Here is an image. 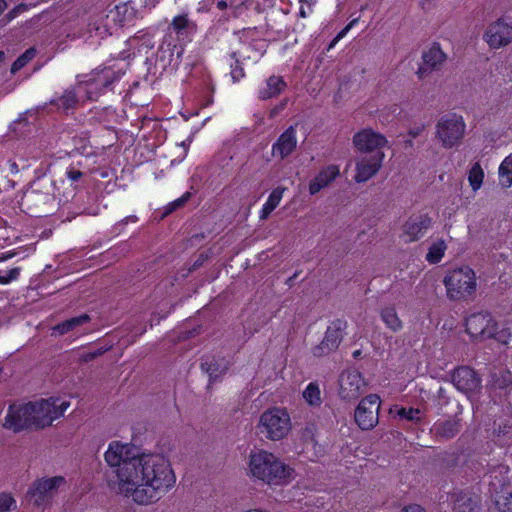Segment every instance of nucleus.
<instances>
[{
	"label": "nucleus",
	"instance_id": "obj_39",
	"mask_svg": "<svg viewBox=\"0 0 512 512\" xmlns=\"http://www.w3.org/2000/svg\"><path fill=\"white\" fill-rule=\"evenodd\" d=\"M21 272V268L15 267L10 270H0V284L6 285L16 280Z\"/></svg>",
	"mask_w": 512,
	"mask_h": 512
},
{
	"label": "nucleus",
	"instance_id": "obj_31",
	"mask_svg": "<svg viewBox=\"0 0 512 512\" xmlns=\"http://www.w3.org/2000/svg\"><path fill=\"white\" fill-rule=\"evenodd\" d=\"M498 174L501 186L509 188L512 185V153L502 161Z\"/></svg>",
	"mask_w": 512,
	"mask_h": 512
},
{
	"label": "nucleus",
	"instance_id": "obj_4",
	"mask_svg": "<svg viewBox=\"0 0 512 512\" xmlns=\"http://www.w3.org/2000/svg\"><path fill=\"white\" fill-rule=\"evenodd\" d=\"M261 435L271 441L284 439L292 428L291 418L283 408H271L263 412L257 425Z\"/></svg>",
	"mask_w": 512,
	"mask_h": 512
},
{
	"label": "nucleus",
	"instance_id": "obj_38",
	"mask_svg": "<svg viewBox=\"0 0 512 512\" xmlns=\"http://www.w3.org/2000/svg\"><path fill=\"white\" fill-rule=\"evenodd\" d=\"M77 103V95L76 92L72 89L66 90L64 94L60 97L57 105L62 107L63 109H70L74 107Z\"/></svg>",
	"mask_w": 512,
	"mask_h": 512
},
{
	"label": "nucleus",
	"instance_id": "obj_42",
	"mask_svg": "<svg viewBox=\"0 0 512 512\" xmlns=\"http://www.w3.org/2000/svg\"><path fill=\"white\" fill-rule=\"evenodd\" d=\"M230 74L234 82L239 81L245 76L244 69L240 65L238 59H236L235 65L232 66Z\"/></svg>",
	"mask_w": 512,
	"mask_h": 512
},
{
	"label": "nucleus",
	"instance_id": "obj_50",
	"mask_svg": "<svg viewBox=\"0 0 512 512\" xmlns=\"http://www.w3.org/2000/svg\"><path fill=\"white\" fill-rule=\"evenodd\" d=\"M16 255L15 252H7L0 255V261H6Z\"/></svg>",
	"mask_w": 512,
	"mask_h": 512
},
{
	"label": "nucleus",
	"instance_id": "obj_32",
	"mask_svg": "<svg viewBox=\"0 0 512 512\" xmlns=\"http://www.w3.org/2000/svg\"><path fill=\"white\" fill-rule=\"evenodd\" d=\"M484 179V171L479 162L472 165L468 173V182L473 191L481 188Z\"/></svg>",
	"mask_w": 512,
	"mask_h": 512
},
{
	"label": "nucleus",
	"instance_id": "obj_28",
	"mask_svg": "<svg viewBox=\"0 0 512 512\" xmlns=\"http://www.w3.org/2000/svg\"><path fill=\"white\" fill-rule=\"evenodd\" d=\"M380 318L386 327L394 333H397L403 329V321L398 316L394 306L390 305L383 307L380 311Z\"/></svg>",
	"mask_w": 512,
	"mask_h": 512
},
{
	"label": "nucleus",
	"instance_id": "obj_53",
	"mask_svg": "<svg viewBox=\"0 0 512 512\" xmlns=\"http://www.w3.org/2000/svg\"><path fill=\"white\" fill-rule=\"evenodd\" d=\"M7 3L5 0H0V15L6 10Z\"/></svg>",
	"mask_w": 512,
	"mask_h": 512
},
{
	"label": "nucleus",
	"instance_id": "obj_5",
	"mask_svg": "<svg viewBox=\"0 0 512 512\" xmlns=\"http://www.w3.org/2000/svg\"><path fill=\"white\" fill-rule=\"evenodd\" d=\"M466 124L462 116L450 113L442 116L435 126V137L445 149L458 146L465 135Z\"/></svg>",
	"mask_w": 512,
	"mask_h": 512
},
{
	"label": "nucleus",
	"instance_id": "obj_2",
	"mask_svg": "<svg viewBox=\"0 0 512 512\" xmlns=\"http://www.w3.org/2000/svg\"><path fill=\"white\" fill-rule=\"evenodd\" d=\"M292 469L265 450L252 452L249 459L250 475L269 486L287 484L292 477Z\"/></svg>",
	"mask_w": 512,
	"mask_h": 512
},
{
	"label": "nucleus",
	"instance_id": "obj_18",
	"mask_svg": "<svg viewBox=\"0 0 512 512\" xmlns=\"http://www.w3.org/2000/svg\"><path fill=\"white\" fill-rule=\"evenodd\" d=\"M431 225L432 218L428 214L413 215L403 224L402 236L406 242H415L426 234Z\"/></svg>",
	"mask_w": 512,
	"mask_h": 512
},
{
	"label": "nucleus",
	"instance_id": "obj_14",
	"mask_svg": "<svg viewBox=\"0 0 512 512\" xmlns=\"http://www.w3.org/2000/svg\"><path fill=\"white\" fill-rule=\"evenodd\" d=\"M365 382L359 371L348 369L339 377V395L344 400H355L364 391Z\"/></svg>",
	"mask_w": 512,
	"mask_h": 512
},
{
	"label": "nucleus",
	"instance_id": "obj_15",
	"mask_svg": "<svg viewBox=\"0 0 512 512\" xmlns=\"http://www.w3.org/2000/svg\"><path fill=\"white\" fill-rule=\"evenodd\" d=\"M452 382L457 390L471 396L481 389V379L477 373L468 366L456 368L452 373Z\"/></svg>",
	"mask_w": 512,
	"mask_h": 512
},
{
	"label": "nucleus",
	"instance_id": "obj_54",
	"mask_svg": "<svg viewBox=\"0 0 512 512\" xmlns=\"http://www.w3.org/2000/svg\"><path fill=\"white\" fill-rule=\"evenodd\" d=\"M5 59V53L0 51V63Z\"/></svg>",
	"mask_w": 512,
	"mask_h": 512
},
{
	"label": "nucleus",
	"instance_id": "obj_10",
	"mask_svg": "<svg viewBox=\"0 0 512 512\" xmlns=\"http://www.w3.org/2000/svg\"><path fill=\"white\" fill-rule=\"evenodd\" d=\"M31 412L29 402L25 404H11L8 407L3 426L14 433L30 429L34 427Z\"/></svg>",
	"mask_w": 512,
	"mask_h": 512
},
{
	"label": "nucleus",
	"instance_id": "obj_49",
	"mask_svg": "<svg viewBox=\"0 0 512 512\" xmlns=\"http://www.w3.org/2000/svg\"><path fill=\"white\" fill-rule=\"evenodd\" d=\"M300 3L303 5H306L309 8V12L312 11V6H314L317 3V0H299Z\"/></svg>",
	"mask_w": 512,
	"mask_h": 512
},
{
	"label": "nucleus",
	"instance_id": "obj_29",
	"mask_svg": "<svg viewBox=\"0 0 512 512\" xmlns=\"http://www.w3.org/2000/svg\"><path fill=\"white\" fill-rule=\"evenodd\" d=\"M285 190V187H277L270 193L266 203L263 205V208L260 212L261 220L267 219L271 212L279 205Z\"/></svg>",
	"mask_w": 512,
	"mask_h": 512
},
{
	"label": "nucleus",
	"instance_id": "obj_37",
	"mask_svg": "<svg viewBox=\"0 0 512 512\" xmlns=\"http://www.w3.org/2000/svg\"><path fill=\"white\" fill-rule=\"evenodd\" d=\"M35 56V49L30 48L20 55L11 66V73L15 74L17 71L22 69L28 62H30Z\"/></svg>",
	"mask_w": 512,
	"mask_h": 512
},
{
	"label": "nucleus",
	"instance_id": "obj_21",
	"mask_svg": "<svg viewBox=\"0 0 512 512\" xmlns=\"http://www.w3.org/2000/svg\"><path fill=\"white\" fill-rule=\"evenodd\" d=\"M422 59L423 64L416 72L420 79L425 78L433 70H438L445 62L446 55L439 46L433 45L423 53Z\"/></svg>",
	"mask_w": 512,
	"mask_h": 512
},
{
	"label": "nucleus",
	"instance_id": "obj_26",
	"mask_svg": "<svg viewBox=\"0 0 512 512\" xmlns=\"http://www.w3.org/2000/svg\"><path fill=\"white\" fill-rule=\"evenodd\" d=\"M491 489L495 506L500 512L512 511V489L509 485H502L500 490H497L496 485L492 484Z\"/></svg>",
	"mask_w": 512,
	"mask_h": 512
},
{
	"label": "nucleus",
	"instance_id": "obj_41",
	"mask_svg": "<svg viewBox=\"0 0 512 512\" xmlns=\"http://www.w3.org/2000/svg\"><path fill=\"white\" fill-rule=\"evenodd\" d=\"M317 432V425L314 422L306 423L302 429V439L304 441H313Z\"/></svg>",
	"mask_w": 512,
	"mask_h": 512
},
{
	"label": "nucleus",
	"instance_id": "obj_52",
	"mask_svg": "<svg viewBox=\"0 0 512 512\" xmlns=\"http://www.w3.org/2000/svg\"><path fill=\"white\" fill-rule=\"evenodd\" d=\"M216 7L219 9V10H224L228 7V4L225 0H219L217 1L216 3Z\"/></svg>",
	"mask_w": 512,
	"mask_h": 512
},
{
	"label": "nucleus",
	"instance_id": "obj_24",
	"mask_svg": "<svg viewBox=\"0 0 512 512\" xmlns=\"http://www.w3.org/2000/svg\"><path fill=\"white\" fill-rule=\"evenodd\" d=\"M169 28L178 36V37H187L191 34L196 33L198 26L195 21L189 18L187 13H183L175 16Z\"/></svg>",
	"mask_w": 512,
	"mask_h": 512
},
{
	"label": "nucleus",
	"instance_id": "obj_25",
	"mask_svg": "<svg viewBox=\"0 0 512 512\" xmlns=\"http://www.w3.org/2000/svg\"><path fill=\"white\" fill-rule=\"evenodd\" d=\"M201 369L209 375L210 383L216 381L228 370V363L224 359L206 357L201 363Z\"/></svg>",
	"mask_w": 512,
	"mask_h": 512
},
{
	"label": "nucleus",
	"instance_id": "obj_11",
	"mask_svg": "<svg viewBox=\"0 0 512 512\" xmlns=\"http://www.w3.org/2000/svg\"><path fill=\"white\" fill-rule=\"evenodd\" d=\"M483 39L492 49L505 47L512 42V21L499 18L487 27Z\"/></svg>",
	"mask_w": 512,
	"mask_h": 512
},
{
	"label": "nucleus",
	"instance_id": "obj_20",
	"mask_svg": "<svg viewBox=\"0 0 512 512\" xmlns=\"http://www.w3.org/2000/svg\"><path fill=\"white\" fill-rule=\"evenodd\" d=\"M297 147L296 127L289 126L272 145L273 156L281 160L290 156Z\"/></svg>",
	"mask_w": 512,
	"mask_h": 512
},
{
	"label": "nucleus",
	"instance_id": "obj_8",
	"mask_svg": "<svg viewBox=\"0 0 512 512\" xmlns=\"http://www.w3.org/2000/svg\"><path fill=\"white\" fill-rule=\"evenodd\" d=\"M66 483V479L63 476L40 478L32 483L27 491V495L35 506H46L52 502L53 498Z\"/></svg>",
	"mask_w": 512,
	"mask_h": 512
},
{
	"label": "nucleus",
	"instance_id": "obj_6",
	"mask_svg": "<svg viewBox=\"0 0 512 512\" xmlns=\"http://www.w3.org/2000/svg\"><path fill=\"white\" fill-rule=\"evenodd\" d=\"M35 428H45L64 415L70 406L68 401L50 398L29 402Z\"/></svg>",
	"mask_w": 512,
	"mask_h": 512
},
{
	"label": "nucleus",
	"instance_id": "obj_51",
	"mask_svg": "<svg viewBox=\"0 0 512 512\" xmlns=\"http://www.w3.org/2000/svg\"><path fill=\"white\" fill-rule=\"evenodd\" d=\"M309 8H305V6L302 4V6L300 7V11H299V14L301 17L303 18H306L308 15H309Z\"/></svg>",
	"mask_w": 512,
	"mask_h": 512
},
{
	"label": "nucleus",
	"instance_id": "obj_44",
	"mask_svg": "<svg viewBox=\"0 0 512 512\" xmlns=\"http://www.w3.org/2000/svg\"><path fill=\"white\" fill-rule=\"evenodd\" d=\"M356 20H352L346 27H344L337 35L336 37L330 42L328 49H332L340 39H342L347 32L351 29V27L354 25Z\"/></svg>",
	"mask_w": 512,
	"mask_h": 512
},
{
	"label": "nucleus",
	"instance_id": "obj_57",
	"mask_svg": "<svg viewBox=\"0 0 512 512\" xmlns=\"http://www.w3.org/2000/svg\"><path fill=\"white\" fill-rule=\"evenodd\" d=\"M232 57H233V58H234V57H236V52H233V53H232Z\"/></svg>",
	"mask_w": 512,
	"mask_h": 512
},
{
	"label": "nucleus",
	"instance_id": "obj_23",
	"mask_svg": "<svg viewBox=\"0 0 512 512\" xmlns=\"http://www.w3.org/2000/svg\"><path fill=\"white\" fill-rule=\"evenodd\" d=\"M340 174L339 167L337 165H328L323 168L317 176L309 183V192L311 195L318 193L321 189L328 186L333 182Z\"/></svg>",
	"mask_w": 512,
	"mask_h": 512
},
{
	"label": "nucleus",
	"instance_id": "obj_17",
	"mask_svg": "<svg viewBox=\"0 0 512 512\" xmlns=\"http://www.w3.org/2000/svg\"><path fill=\"white\" fill-rule=\"evenodd\" d=\"M384 156L382 151H376L373 155L359 158L356 161L354 180L357 183H363L371 179L380 170Z\"/></svg>",
	"mask_w": 512,
	"mask_h": 512
},
{
	"label": "nucleus",
	"instance_id": "obj_56",
	"mask_svg": "<svg viewBox=\"0 0 512 512\" xmlns=\"http://www.w3.org/2000/svg\"><path fill=\"white\" fill-rule=\"evenodd\" d=\"M261 54H262L261 50H260V49H259V50H257V55H256V56H259V55H261Z\"/></svg>",
	"mask_w": 512,
	"mask_h": 512
},
{
	"label": "nucleus",
	"instance_id": "obj_19",
	"mask_svg": "<svg viewBox=\"0 0 512 512\" xmlns=\"http://www.w3.org/2000/svg\"><path fill=\"white\" fill-rule=\"evenodd\" d=\"M353 144L361 152H373L386 146L387 139L384 135L366 128L354 135Z\"/></svg>",
	"mask_w": 512,
	"mask_h": 512
},
{
	"label": "nucleus",
	"instance_id": "obj_27",
	"mask_svg": "<svg viewBox=\"0 0 512 512\" xmlns=\"http://www.w3.org/2000/svg\"><path fill=\"white\" fill-rule=\"evenodd\" d=\"M286 88V82L282 77L272 75L266 80V84L259 90V98L267 100L278 96Z\"/></svg>",
	"mask_w": 512,
	"mask_h": 512
},
{
	"label": "nucleus",
	"instance_id": "obj_22",
	"mask_svg": "<svg viewBox=\"0 0 512 512\" xmlns=\"http://www.w3.org/2000/svg\"><path fill=\"white\" fill-rule=\"evenodd\" d=\"M461 430V419L457 416L448 419L438 420L434 423L431 431L438 438L451 439Z\"/></svg>",
	"mask_w": 512,
	"mask_h": 512
},
{
	"label": "nucleus",
	"instance_id": "obj_47",
	"mask_svg": "<svg viewBox=\"0 0 512 512\" xmlns=\"http://www.w3.org/2000/svg\"><path fill=\"white\" fill-rule=\"evenodd\" d=\"M400 512H426L425 509L418 504H410L404 506Z\"/></svg>",
	"mask_w": 512,
	"mask_h": 512
},
{
	"label": "nucleus",
	"instance_id": "obj_9",
	"mask_svg": "<svg viewBox=\"0 0 512 512\" xmlns=\"http://www.w3.org/2000/svg\"><path fill=\"white\" fill-rule=\"evenodd\" d=\"M380 408V397L370 394L363 398L355 409L354 419L362 430L373 429L379 421L378 412Z\"/></svg>",
	"mask_w": 512,
	"mask_h": 512
},
{
	"label": "nucleus",
	"instance_id": "obj_33",
	"mask_svg": "<svg viewBox=\"0 0 512 512\" xmlns=\"http://www.w3.org/2000/svg\"><path fill=\"white\" fill-rule=\"evenodd\" d=\"M303 398L311 406H320L322 403L321 392L318 384L309 383L303 391Z\"/></svg>",
	"mask_w": 512,
	"mask_h": 512
},
{
	"label": "nucleus",
	"instance_id": "obj_36",
	"mask_svg": "<svg viewBox=\"0 0 512 512\" xmlns=\"http://www.w3.org/2000/svg\"><path fill=\"white\" fill-rule=\"evenodd\" d=\"M475 508V500L467 494H460L454 504L455 512H474Z\"/></svg>",
	"mask_w": 512,
	"mask_h": 512
},
{
	"label": "nucleus",
	"instance_id": "obj_34",
	"mask_svg": "<svg viewBox=\"0 0 512 512\" xmlns=\"http://www.w3.org/2000/svg\"><path fill=\"white\" fill-rule=\"evenodd\" d=\"M445 250L446 244L444 240H438L437 242H434L426 254V260L431 264L439 263L444 256Z\"/></svg>",
	"mask_w": 512,
	"mask_h": 512
},
{
	"label": "nucleus",
	"instance_id": "obj_35",
	"mask_svg": "<svg viewBox=\"0 0 512 512\" xmlns=\"http://www.w3.org/2000/svg\"><path fill=\"white\" fill-rule=\"evenodd\" d=\"M396 415L400 420H407L411 422H420L423 418V412L418 408H398L395 406Z\"/></svg>",
	"mask_w": 512,
	"mask_h": 512
},
{
	"label": "nucleus",
	"instance_id": "obj_30",
	"mask_svg": "<svg viewBox=\"0 0 512 512\" xmlns=\"http://www.w3.org/2000/svg\"><path fill=\"white\" fill-rule=\"evenodd\" d=\"M89 320V315L82 314L80 316L70 318L66 321H63L62 323L57 324L56 326L53 327V331L58 335H64L74 330L76 327L87 323Z\"/></svg>",
	"mask_w": 512,
	"mask_h": 512
},
{
	"label": "nucleus",
	"instance_id": "obj_46",
	"mask_svg": "<svg viewBox=\"0 0 512 512\" xmlns=\"http://www.w3.org/2000/svg\"><path fill=\"white\" fill-rule=\"evenodd\" d=\"M189 197H190V193H185L182 197H180V198L176 199L175 201H173L169 205L168 212H172L173 210L183 206L187 202Z\"/></svg>",
	"mask_w": 512,
	"mask_h": 512
},
{
	"label": "nucleus",
	"instance_id": "obj_16",
	"mask_svg": "<svg viewBox=\"0 0 512 512\" xmlns=\"http://www.w3.org/2000/svg\"><path fill=\"white\" fill-rule=\"evenodd\" d=\"M346 328V322L340 319L333 321L327 328L322 342L313 348L314 356L320 357L328 354L339 346L343 338V331Z\"/></svg>",
	"mask_w": 512,
	"mask_h": 512
},
{
	"label": "nucleus",
	"instance_id": "obj_7",
	"mask_svg": "<svg viewBox=\"0 0 512 512\" xmlns=\"http://www.w3.org/2000/svg\"><path fill=\"white\" fill-rule=\"evenodd\" d=\"M51 190L49 185L42 189L32 187L24 192L21 205L31 215H47L55 206V196Z\"/></svg>",
	"mask_w": 512,
	"mask_h": 512
},
{
	"label": "nucleus",
	"instance_id": "obj_13",
	"mask_svg": "<svg viewBox=\"0 0 512 512\" xmlns=\"http://www.w3.org/2000/svg\"><path fill=\"white\" fill-rule=\"evenodd\" d=\"M119 79V75L110 67L96 69L93 71L87 80L82 81L87 86L88 98L95 100L99 93L112 85Z\"/></svg>",
	"mask_w": 512,
	"mask_h": 512
},
{
	"label": "nucleus",
	"instance_id": "obj_48",
	"mask_svg": "<svg viewBox=\"0 0 512 512\" xmlns=\"http://www.w3.org/2000/svg\"><path fill=\"white\" fill-rule=\"evenodd\" d=\"M425 129V126L424 125H418V126H415L413 128H411L408 132L409 136H411L412 138H416L418 137L419 135H421V133L424 131Z\"/></svg>",
	"mask_w": 512,
	"mask_h": 512
},
{
	"label": "nucleus",
	"instance_id": "obj_45",
	"mask_svg": "<svg viewBox=\"0 0 512 512\" xmlns=\"http://www.w3.org/2000/svg\"><path fill=\"white\" fill-rule=\"evenodd\" d=\"M106 350L103 349V348H100V349H97L93 352H87V353H83L81 356H80V360L82 362H90L92 360H94L96 357L102 355Z\"/></svg>",
	"mask_w": 512,
	"mask_h": 512
},
{
	"label": "nucleus",
	"instance_id": "obj_40",
	"mask_svg": "<svg viewBox=\"0 0 512 512\" xmlns=\"http://www.w3.org/2000/svg\"><path fill=\"white\" fill-rule=\"evenodd\" d=\"M16 507L15 499L6 493L0 494V512H9Z\"/></svg>",
	"mask_w": 512,
	"mask_h": 512
},
{
	"label": "nucleus",
	"instance_id": "obj_1",
	"mask_svg": "<svg viewBox=\"0 0 512 512\" xmlns=\"http://www.w3.org/2000/svg\"><path fill=\"white\" fill-rule=\"evenodd\" d=\"M114 468V489L138 505L159 501L176 482L168 459L159 453H139L131 444L112 441L104 455Z\"/></svg>",
	"mask_w": 512,
	"mask_h": 512
},
{
	"label": "nucleus",
	"instance_id": "obj_12",
	"mask_svg": "<svg viewBox=\"0 0 512 512\" xmlns=\"http://www.w3.org/2000/svg\"><path fill=\"white\" fill-rule=\"evenodd\" d=\"M466 331L474 339H487L495 335L497 327L489 313L479 312L466 319Z\"/></svg>",
	"mask_w": 512,
	"mask_h": 512
},
{
	"label": "nucleus",
	"instance_id": "obj_3",
	"mask_svg": "<svg viewBox=\"0 0 512 512\" xmlns=\"http://www.w3.org/2000/svg\"><path fill=\"white\" fill-rule=\"evenodd\" d=\"M443 283L447 297L450 300H467L474 295L477 289L476 274L469 266H462L449 271Z\"/></svg>",
	"mask_w": 512,
	"mask_h": 512
},
{
	"label": "nucleus",
	"instance_id": "obj_43",
	"mask_svg": "<svg viewBox=\"0 0 512 512\" xmlns=\"http://www.w3.org/2000/svg\"><path fill=\"white\" fill-rule=\"evenodd\" d=\"M66 177L72 183H75V182H78V181H80L82 179L83 173L79 169H76L74 166H71L66 171Z\"/></svg>",
	"mask_w": 512,
	"mask_h": 512
},
{
	"label": "nucleus",
	"instance_id": "obj_55",
	"mask_svg": "<svg viewBox=\"0 0 512 512\" xmlns=\"http://www.w3.org/2000/svg\"><path fill=\"white\" fill-rule=\"evenodd\" d=\"M251 31H252V29H244V30L242 31V34L244 35V34H246V33H250Z\"/></svg>",
	"mask_w": 512,
	"mask_h": 512
}]
</instances>
